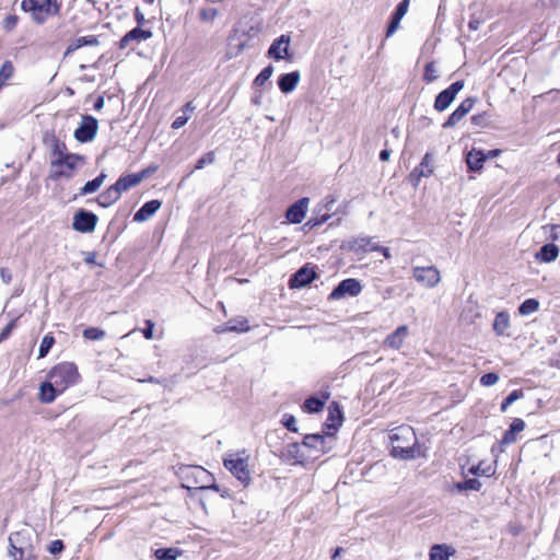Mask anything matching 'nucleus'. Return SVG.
<instances>
[{
	"instance_id": "obj_61",
	"label": "nucleus",
	"mask_w": 560,
	"mask_h": 560,
	"mask_svg": "<svg viewBox=\"0 0 560 560\" xmlns=\"http://www.w3.org/2000/svg\"><path fill=\"white\" fill-rule=\"evenodd\" d=\"M154 324L151 320H147V327L142 330L145 339L150 340L153 338Z\"/></svg>"
},
{
	"instance_id": "obj_8",
	"label": "nucleus",
	"mask_w": 560,
	"mask_h": 560,
	"mask_svg": "<svg viewBox=\"0 0 560 560\" xmlns=\"http://www.w3.org/2000/svg\"><path fill=\"white\" fill-rule=\"evenodd\" d=\"M464 88V81H456L452 83L447 89L443 90L438 94L434 101V109L438 112H444L453 103L458 92Z\"/></svg>"
},
{
	"instance_id": "obj_32",
	"label": "nucleus",
	"mask_w": 560,
	"mask_h": 560,
	"mask_svg": "<svg viewBox=\"0 0 560 560\" xmlns=\"http://www.w3.org/2000/svg\"><path fill=\"white\" fill-rule=\"evenodd\" d=\"M106 178L105 173H101L97 177H95L92 180H89L85 183V185L80 189L81 196L90 195L98 190V188L103 185L104 180Z\"/></svg>"
},
{
	"instance_id": "obj_38",
	"label": "nucleus",
	"mask_w": 560,
	"mask_h": 560,
	"mask_svg": "<svg viewBox=\"0 0 560 560\" xmlns=\"http://www.w3.org/2000/svg\"><path fill=\"white\" fill-rule=\"evenodd\" d=\"M54 343H55V338L50 335H46L40 341L39 349H38V358L46 357L48 354L49 350L51 349V347L54 346Z\"/></svg>"
},
{
	"instance_id": "obj_63",
	"label": "nucleus",
	"mask_w": 560,
	"mask_h": 560,
	"mask_svg": "<svg viewBox=\"0 0 560 560\" xmlns=\"http://www.w3.org/2000/svg\"><path fill=\"white\" fill-rule=\"evenodd\" d=\"M358 244L361 248H364L365 250H370L372 244V238L370 237H361L358 240Z\"/></svg>"
},
{
	"instance_id": "obj_60",
	"label": "nucleus",
	"mask_w": 560,
	"mask_h": 560,
	"mask_svg": "<svg viewBox=\"0 0 560 560\" xmlns=\"http://www.w3.org/2000/svg\"><path fill=\"white\" fill-rule=\"evenodd\" d=\"M370 250L372 252H380L382 253V255L386 258V259H389L390 258V253H389V249L387 247H383L381 245H377V244H374L371 246Z\"/></svg>"
},
{
	"instance_id": "obj_20",
	"label": "nucleus",
	"mask_w": 560,
	"mask_h": 560,
	"mask_svg": "<svg viewBox=\"0 0 560 560\" xmlns=\"http://www.w3.org/2000/svg\"><path fill=\"white\" fill-rule=\"evenodd\" d=\"M300 80H301L300 72L293 71V72L281 74L278 80V85L282 93L288 94L295 90Z\"/></svg>"
},
{
	"instance_id": "obj_5",
	"label": "nucleus",
	"mask_w": 560,
	"mask_h": 560,
	"mask_svg": "<svg viewBox=\"0 0 560 560\" xmlns=\"http://www.w3.org/2000/svg\"><path fill=\"white\" fill-rule=\"evenodd\" d=\"M412 277L419 284L429 289L435 288L441 281L440 270L433 265L413 267Z\"/></svg>"
},
{
	"instance_id": "obj_6",
	"label": "nucleus",
	"mask_w": 560,
	"mask_h": 560,
	"mask_svg": "<svg viewBox=\"0 0 560 560\" xmlns=\"http://www.w3.org/2000/svg\"><path fill=\"white\" fill-rule=\"evenodd\" d=\"M98 121L90 115L82 116L79 127L74 130V138L81 143L92 141L97 132Z\"/></svg>"
},
{
	"instance_id": "obj_7",
	"label": "nucleus",
	"mask_w": 560,
	"mask_h": 560,
	"mask_svg": "<svg viewBox=\"0 0 560 560\" xmlns=\"http://www.w3.org/2000/svg\"><path fill=\"white\" fill-rule=\"evenodd\" d=\"M362 292V284L354 278L342 280L329 294V300H340L345 296H357Z\"/></svg>"
},
{
	"instance_id": "obj_47",
	"label": "nucleus",
	"mask_w": 560,
	"mask_h": 560,
	"mask_svg": "<svg viewBox=\"0 0 560 560\" xmlns=\"http://www.w3.org/2000/svg\"><path fill=\"white\" fill-rule=\"evenodd\" d=\"M83 337L89 340H101L105 337V331L96 327H90L84 329Z\"/></svg>"
},
{
	"instance_id": "obj_35",
	"label": "nucleus",
	"mask_w": 560,
	"mask_h": 560,
	"mask_svg": "<svg viewBox=\"0 0 560 560\" xmlns=\"http://www.w3.org/2000/svg\"><path fill=\"white\" fill-rule=\"evenodd\" d=\"M539 307V302L535 299L525 300L518 307V312L523 316L535 313Z\"/></svg>"
},
{
	"instance_id": "obj_25",
	"label": "nucleus",
	"mask_w": 560,
	"mask_h": 560,
	"mask_svg": "<svg viewBox=\"0 0 560 560\" xmlns=\"http://www.w3.org/2000/svg\"><path fill=\"white\" fill-rule=\"evenodd\" d=\"M559 247L553 243L545 244L535 255L540 262H551L557 259Z\"/></svg>"
},
{
	"instance_id": "obj_49",
	"label": "nucleus",
	"mask_w": 560,
	"mask_h": 560,
	"mask_svg": "<svg viewBox=\"0 0 560 560\" xmlns=\"http://www.w3.org/2000/svg\"><path fill=\"white\" fill-rule=\"evenodd\" d=\"M498 381H499V375L497 373H492V372L486 373L480 377V384L486 387L495 385L498 383Z\"/></svg>"
},
{
	"instance_id": "obj_55",
	"label": "nucleus",
	"mask_w": 560,
	"mask_h": 560,
	"mask_svg": "<svg viewBox=\"0 0 560 560\" xmlns=\"http://www.w3.org/2000/svg\"><path fill=\"white\" fill-rule=\"evenodd\" d=\"M481 486H482L481 482L475 478L467 479L464 481V487H466V491L467 490L479 491Z\"/></svg>"
},
{
	"instance_id": "obj_12",
	"label": "nucleus",
	"mask_w": 560,
	"mask_h": 560,
	"mask_svg": "<svg viewBox=\"0 0 560 560\" xmlns=\"http://www.w3.org/2000/svg\"><path fill=\"white\" fill-rule=\"evenodd\" d=\"M290 36L281 35L272 42L268 49V56L275 60L289 58Z\"/></svg>"
},
{
	"instance_id": "obj_56",
	"label": "nucleus",
	"mask_w": 560,
	"mask_h": 560,
	"mask_svg": "<svg viewBox=\"0 0 560 560\" xmlns=\"http://www.w3.org/2000/svg\"><path fill=\"white\" fill-rule=\"evenodd\" d=\"M63 542L57 539L50 542L48 550L51 555H58L63 550Z\"/></svg>"
},
{
	"instance_id": "obj_3",
	"label": "nucleus",
	"mask_w": 560,
	"mask_h": 560,
	"mask_svg": "<svg viewBox=\"0 0 560 560\" xmlns=\"http://www.w3.org/2000/svg\"><path fill=\"white\" fill-rule=\"evenodd\" d=\"M48 377L55 388L63 393L78 383L80 375L74 363L61 362L50 370Z\"/></svg>"
},
{
	"instance_id": "obj_2",
	"label": "nucleus",
	"mask_w": 560,
	"mask_h": 560,
	"mask_svg": "<svg viewBox=\"0 0 560 560\" xmlns=\"http://www.w3.org/2000/svg\"><path fill=\"white\" fill-rule=\"evenodd\" d=\"M52 156L54 159L50 163L51 171L49 175L52 180H58L61 177L70 178V172L59 170L62 164H67L70 168H75L80 162L82 163L84 161L82 155L68 153L66 144L59 140L54 141Z\"/></svg>"
},
{
	"instance_id": "obj_17",
	"label": "nucleus",
	"mask_w": 560,
	"mask_h": 560,
	"mask_svg": "<svg viewBox=\"0 0 560 560\" xmlns=\"http://www.w3.org/2000/svg\"><path fill=\"white\" fill-rule=\"evenodd\" d=\"M152 37V32L149 30H142L141 27H135L120 39L119 47L127 48L130 43H141Z\"/></svg>"
},
{
	"instance_id": "obj_53",
	"label": "nucleus",
	"mask_w": 560,
	"mask_h": 560,
	"mask_svg": "<svg viewBox=\"0 0 560 560\" xmlns=\"http://www.w3.org/2000/svg\"><path fill=\"white\" fill-rule=\"evenodd\" d=\"M19 18L16 15H8L3 21V28L7 32H11L18 25Z\"/></svg>"
},
{
	"instance_id": "obj_40",
	"label": "nucleus",
	"mask_w": 560,
	"mask_h": 560,
	"mask_svg": "<svg viewBox=\"0 0 560 560\" xmlns=\"http://www.w3.org/2000/svg\"><path fill=\"white\" fill-rule=\"evenodd\" d=\"M325 402L316 397H310L304 401V408L308 412H318L323 409Z\"/></svg>"
},
{
	"instance_id": "obj_26",
	"label": "nucleus",
	"mask_w": 560,
	"mask_h": 560,
	"mask_svg": "<svg viewBox=\"0 0 560 560\" xmlns=\"http://www.w3.org/2000/svg\"><path fill=\"white\" fill-rule=\"evenodd\" d=\"M60 394L61 393H59V390H57L55 386L51 384V382L48 380L47 382L40 384L38 399L43 404H50L56 399L57 395Z\"/></svg>"
},
{
	"instance_id": "obj_46",
	"label": "nucleus",
	"mask_w": 560,
	"mask_h": 560,
	"mask_svg": "<svg viewBox=\"0 0 560 560\" xmlns=\"http://www.w3.org/2000/svg\"><path fill=\"white\" fill-rule=\"evenodd\" d=\"M469 472L478 476H491L494 474V469L490 465L485 466L483 463H479L477 466L470 467Z\"/></svg>"
},
{
	"instance_id": "obj_33",
	"label": "nucleus",
	"mask_w": 560,
	"mask_h": 560,
	"mask_svg": "<svg viewBox=\"0 0 560 560\" xmlns=\"http://www.w3.org/2000/svg\"><path fill=\"white\" fill-rule=\"evenodd\" d=\"M180 553V550L177 548H160L155 550L158 560H176Z\"/></svg>"
},
{
	"instance_id": "obj_57",
	"label": "nucleus",
	"mask_w": 560,
	"mask_h": 560,
	"mask_svg": "<svg viewBox=\"0 0 560 560\" xmlns=\"http://www.w3.org/2000/svg\"><path fill=\"white\" fill-rule=\"evenodd\" d=\"M116 197L120 198L121 194L124 191H127L125 186L122 185V182L118 178V180L109 187Z\"/></svg>"
},
{
	"instance_id": "obj_18",
	"label": "nucleus",
	"mask_w": 560,
	"mask_h": 560,
	"mask_svg": "<svg viewBox=\"0 0 560 560\" xmlns=\"http://www.w3.org/2000/svg\"><path fill=\"white\" fill-rule=\"evenodd\" d=\"M408 336V327L406 325H401L397 327V329L388 335L384 340V346L394 350H398L401 348L405 339Z\"/></svg>"
},
{
	"instance_id": "obj_48",
	"label": "nucleus",
	"mask_w": 560,
	"mask_h": 560,
	"mask_svg": "<svg viewBox=\"0 0 560 560\" xmlns=\"http://www.w3.org/2000/svg\"><path fill=\"white\" fill-rule=\"evenodd\" d=\"M215 160V154L214 152H208L206 153L205 155H202L196 163L195 165V170H201L206 165H209V164H212Z\"/></svg>"
},
{
	"instance_id": "obj_34",
	"label": "nucleus",
	"mask_w": 560,
	"mask_h": 560,
	"mask_svg": "<svg viewBox=\"0 0 560 560\" xmlns=\"http://www.w3.org/2000/svg\"><path fill=\"white\" fill-rule=\"evenodd\" d=\"M118 199L119 198L116 197L113 190L108 187L104 192H102L97 197V203L103 208H107L115 203Z\"/></svg>"
},
{
	"instance_id": "obj_36",
	"label": "nucleus",
	"mask_w": 560,
	"mask_h": 560,
	"mask_svg": "<svg viewBox=\"0 0 560 560\" xmlns=\"http://www.w3.org/2000/svg\"><path fill=\"white\" fill-rule=\"evenodd\" d=\"M439 78V69L435 62H429L425 65L423 79L428 83H432Z\"/></svg>"
},
{
	"instance_id": "obj_30",
	"label": "nucleus",
	"mask_w": 560,
	"mask_h": 560,
	"mask_svg": "<svg viewBox=\"0 0 560 560\" xmlns=\"http://www.w3.org/2000/svg\"><path fill=\"white\" fill-rule=\"evenodd\" d=\"M148 173H149V170H143V171L135 173V174L121 176V177H119V179L122 182V185L128 190L129 188L140 184L144 179V177L148 175Z\"/></svg>"
},
{
	"instance_id": "obj_28",
	"label": "nucleus",
	"mask_w": 560,
	"mask_h": 560,
	"mask_svg": "<svg viewBox=\"0 0 560 560\" xmlns=\"http://www.w3.org/2000/svg\"><path fill=\"white\" fill-rule=\"evenodd\" d=\"M191 474L196 476V488L206 489L208 488L205 482L210 479V474L208 470L200 466L191 467L190 468ZM210 489H213L215 491L219 490V487L217 485H212L209 487Z\"/></svg>"
},
{
	"instance_id": "obj_37",
	"label": "nucleus",
	"mask_w": 560,
	"mask_h": 560,
	"mask_svg": "<svg viewBox=\"0 0 560 560\" xmlns=\"http://www.w3.org/2000/svg\"><path fill=\"white\" fill-rule=\"evenodd\" d=\"M13 65L11 61H4L0 68V89L5 84L7 80H9L13 75Z\"/></svg>"
},
{
	"instance_id": "obj_24",
	"label": "nucleus",
	"mask_w": 560,
	"mask_h": 560,
	"mask_svg": "<svg viewBox=\"0 0 560 560\" xmlns=\"http://www.w3.org/2000/svg\"><path fill=\"white\" fill-rule=\"evenodd\" d=\"M249 330L248 322L247 319L241 317L236 319H231L226 323L225 326H220L215 329L218 334H224L229 331H235V332H245Z\"/></svg>"
},
{
	"instance_id": "obj_22",
	"label": "nucleus",
	"mask_w": 560,
	"mask_h": 560,
	"mask_svg": "<svg viewBox=\"0 0 560 560\" xmlns=\"http://www.w3.org/2000/svg\"><path fill=\"white\" fill-rule=\"evenodd\" d=\"M524 429L525 422L520 418H515L512 421L510 429L504 432L502 440L500 441V444L502 446H505L514 443L516 441V434L522 432Z\"/></svg>"
},
{
	"instance_id": "obj_39",
	"label": "nucleus",
	"mask_w": 560,
	"mask_h": 560,
	"mask_svg": "<svg viewBox=\"0 0 560 560\" xmlns=\"http://www.w3.org/2000/svg\"><path fill=\"white\" fill-rule=\"evenodd\" d=\"M524 396L523 392L520 390V389H515L513 392H511L505 398L504 400L502 401L501 404V411L502 412H505L508 410V408L514 402L516 401L517 399L522 398Z\"/></svg>"
},
{
	"instance_id": "obj_13",
	"label": "nucleus",
	"mask_w": 560,
	"mask_h": 560,
	"mask_svg": "<svg viewBox=\"0 0 560 560\" xmlns=\"http://www.w3.org/2000/svg\"><path fill=\"white\" fill-rule=\"evenodd\" d=\"M474 104V98L468 97L464 100L459 104V106L444 121L443 128H452L455 125H457L472 109Z\"/></svg>"
},
{
	"instance_id": "obj_44",
	"label": "nucleus",
	"mask_w": 560,
	"mask_h": 560,
	"mask_svg": "<svg viewBox=\"0 0 560 560\" xmlns=\"http://www.w3.org/2000/svg\"><path fill=\"white\" fill-rule=\"evenodd\" d=\"M330 218V214L329 213H324V212H320V213H316L315 217H312L306 223H305V228H308V229H313V228H316L318 225H322L323 223H325L328 219Z\"/></svg>"
},
{
	"instance_id": "obj_62",
	"label": "nucleus",
	"mask_w": 560,
	"mask_h": 560,
	"mask_svg": "<svg viewBox=\"0 0 560 560\" xmlns=\"http://www.w3.org/2000/svg\"><path fill=\"white\" fill-rule=\"evenodd\" d=\"M135 20L138 24V27H140L147 23L145 16L139 8L135 9Z\"/></svg>"
},
{
	"instance_id": "obj_21",
	"label": "nucleus",
	"mask_w": 560,
	"mask_h": 560,
	"mask_svg": "<svg viewBox=\"0 0 560 560\" xmlns=\"http://www.w3.org/2000/svg\"><path fill=\"white\" fill-rule=\"evenodd\" d=\"M303 448H304V445L303 443L302 444H299V443H290L285 446L284 448V452H283V456L288 459V460H294L295 463H302L303 460H305L307 457H311L313 454L310 453V454H305L303 452Z\"/></svg>"
},
{
	"instance_id": "obj_52",
	"label": "nucleus",
	"mask_w": 560,
	"mask_h": 560,
	"mask_svg": "<svg viewBox=\"0 0 560 560\" xmlns=\"http://www.w3.org/2000/svg\"><path fill=\"white\" fill-rule=\"evenodd\" d=\"M37 5H38V0H22V3H21L22 10L25 12H31L32 16H34Z\"/></svg>"
},
{
	"instance_id": "obj_42",
	"label": "nucleus",
	"mask_w": 560,
	"mask_h": 560,
	"mask_svg": "<svg viewBox=\"0 0 560 560\" xmlns=\"http://www.w3.org/2000/svg\"><path fill=\"white\" fill-rule=\"evenodd\" d=\"M219 15V10L215 8H203L199 12V18L205 23H212Z\"/></svg>"
},
{
	"instance_id": "obj_58",
	"label": "nucleus",
	"mask_w": 560,
	"mask_h": 560,
	"mask_svg": "<svg viewBox=\"0 0 560 560\" xmlns=\"http://www.w3.org/2000/svg\"><path fill=\"white\" fill-rule=\"evenodd\" d=\"M283 424L284 427L292 431V432H296L298 431V428H296V420L293 416H285L284 418V421H283Z\"/></svg>"
},
{
	"instance_id": "obj_9",
	"label": "nucleus",
	"mask_w": 560,
	"mask_h": 560,
	"mask_svg": "<svg viewBox=\"0 0 560 560\" xmlns=\"http://www.w3.org/2000/svg\"><path fill=\"white\" fill-rule=\"evenodd\" d=\"M97 220L93 212L80 209L74 213L72 228L81 233H91L95 230Z\"/></svg>"
},
{
	"instance_id": "obj_1",
	"label": "nucleus",
	"mask_w": 560,
	"mask_h": 560,
	"mask_svg": "<svg viewBox=\"0 0 560 560\" xmlns=\"http://www.w3.org/2000/svg\"><path fill=\"white\" fill-rule=\"evenodd\" d=\"M392 455L399 459H415L422 456L417 435L410 425H400L390 431Z\"/></svg>"
},
{
	"instance_id": "obj_23",
	"label": "nucleus",
	"mask_w": 560,
	"mask_h": 560,
	"mask_svg": "<svg viewBox=\"0 0 560 560\" xmlns=\"http://www.w3.org/2000/svg\"><path fill=\"white\" fill-rule=\"evenodd\" d=\"M456 552L455 548L446 544L433 545L429 552L430 560H450Z\"/></svg>"
},
{
	"instance_id": "obj_59",
	"label": "nucleus",
	"mask_w": 560,
	"mask_h": 560,
	"mask_svg": "<svg viewBox=\"0 0 560 560\" xmlns=\"http://www.w3.org/2000/svg\"><path fill=\"white\" fill-rule=\"evenodd\" d=\"M188 119H189V117L186 115L176 117L174 119V121L172 122V128L179 129V128L184 127L187 124Z\"/></svg>"
},
{
	"instance_id": "obj_11",
	"label": "nucleus",
	"mask_w": 560,
	"mask_h": 560,
	"mask_svg": "<svg viewBox=\"0 0 560 560\" xmlns=\"http://www.w3.org/2000/svg\"><path fill=\"white\" fill-rule=\"evenodd\" d=\"M310 199L307 197H303L291 205L287 212L285 218L290 223L299 224L301 223L306 214L308 209Z\"/></svg>"
},
{
	"instance_id": "obj_14",
	"label": "nucleus",
	"mask_w": 560,
	"mask_h": 560,
	"mask_svg": "<svg viewBox=\"0 0 560 560\" xmlns=\"http://www.w3.org/2000/svg\"><path fill=\"white\" fill-rule=\"evenodd\" d=\"M303 445L305 448H310L314 454V457H317L319 454H325L328 452L329 447L326 445V436L322 434H308L303 440Z\"/></svg>"
},
{
	"instance_id": "obj_50",
	"label": "nucleus",
	"mask_w": 560,
	"mask_h": 560,
	"mask_svg": "<svg viewBox=\"0 0 560 560\" xmlns=\"http://www.w3.org/2000/svg\"><path fill=\"white\" fill-rule=\"evenodd\" d=\"M16 322H18V318H12L9 324L2 329V331L0 332V343L8 339L9 336L11 335V332L13 331V329L16 327Z\"/></svg>"
},
{
	"instance_id": "obj_10",
	"label": "nucleus",
	"mask_w": 560,
	"mask_h": 560,
	"mask_svg": "<svg viewBox=\"0 0 560 560\" xmlns=\"http://www.w3.org/2000/svg\"><path fill=\"white\" fill-rule=\"evenodd\" d=\"M434 171V158L431 153H425L421 163L415 167V170L409 175L410 183L417 187L422 177H429L433 174Z\"/></svg>"
},
{
	"instance_id": "obj_27",
	"label": "nucleus",
	"mask_w": 560,
	"mask_h": 560,
	"mask_svg": "<svg viewBox=\"0 0 560 560\" xmlns=\"http://www.w3.org/2000/svg\"><path fill=\"white\" fill-rule=\"evenodd\" d=\"M487 155L479 150H471L466 156V163L470 171H480L483 166Z\"/></svg>"
},
{
	"instance_id": "obj_41",
	"label": "nucleus",
	"mask_w": 560,
	"mask_h": 560,
	"mask_svg": "<svg viewBox=\"0 0 560 560\" xmlns=\"http://www.w3.org/2000/svg\"><path fill=\"white\" fill-rule=\"evenodd\" d=\"M335 203L336 199L331 196H327L322 203L317 205L315 213L324 212L331 215Z\"/></svg>"
},
{
	"instance_id": "obj_4",
	"label": "nucleus",
	"mask_w": 560,
	"mask_h": 560,
	"mask_svg": "<svg viewBox=\"0 0 560 560\" xmlns=\"http://www.w3.org/2000/svg\"><path fill=\"white\" fill-rule=\"evenodd\" d=\"M223 465L235 476L244 486L250 481V472L245 458L232 454L223 459Z\"/></svg>"
},
{
	"instance_id": "obj_15",
	"label": "nucleus",
	"mask_w": 560,
	"mask_h": 560,
	"mask_svg": "<svg viewBox=\"0 0 560 560\" xmlns=\"http://www.w3.org/2000/svg\"><path fill=\"white\" fill-rule=\"evenodd\" d=\"M316 278V272L313 268L304 266L300 268L290 279L291 288H303L310 284Z\"/></svg>"
},
{
	"instance_id": "obj_19",
	"label": "nucleus",
	"mask_w": 560,
	"mask_h": 560,
	"mask_svg": "<svg viewBox=\"0 0 560 560\" xmlns=\"http://www.w3.org/2000/svg\"><path fill=\"white\" fill-rule=\"evenodd\" d=\"M162 202L158 199L145 202L133 215L136 222H144L153 217L161 208Z\"/></svg>"
},
{
	"instance_id": "obj_54",
	"label": "nucleus",
	"mask_w": 560,
	"mask_h": 560,
	"mask_svg": "<svg viewBox=\"0 0 560 560\" xmlns=\"http://www.w3.org/2000/svg\"><path fill=\"white\" fill-rule=\"evenodd\" d=\"M400 21H401V19H398L394 15L392 16V20H390L389 25L386 31L387 37L392 36L397 31V28L399 27Z\"/></svg>"
},
{
	"instance_id": "obj_64",
	"label": "nucleus",
	"mask_w": 560,
	"mask_h": 560,
	"mask_svg": "<svg viewBox=\"0 0 560 560\" xmlns=\"http://www.w3.org/2000/svg\"><path fill=\"white\" fill-rule=\"evenodd\" d=\"M84 261L86 264H95L96 262V253L95 252L84 253Z\"/></svg>"
},
{
	"instance_id": "obj_43",
	"label": "nucleus",
	"mask_w": 560,
	"mask_h": 560,
	"mask_svg": "<svg viewBox=\"0 0 560 560\" xmlns=\"http://www.w3.org/2000/svg\"><path fill=\"white\" fill-rule=\"evenodd\" d=\"M273 73V67L267 66L264 68L260 73L255 78L254 84L257 86H262L272 75Z\"/></svg>"
},
{
	"instance_id": "obj_29",
	"label": "nucleus",
	"mask_w": 560,
	"mask_h": 560,
	"mask_svg": "<svg viewBox=\"0 0 560 560\" xmlns=\"http://www.w3.org/2000/svg\"><path fill=\"white\" fill-rule=\"evenodd\" d=\"M510 327V316L505 312H500L497 314L493 323V329L498 336L508 335V329Z\"/></svg>"
},
{
	"instance_id": "obj_31",
	"label": "nucleus",
	"mask_w": 560,
	"mask_h": 560,
	"mask_svg": "<svg viewBox=\"0 0 560 560\" xmlns=\"http://www.w3.org/2000/svg\"><path fill=\"white\" fill-rule=\"evenodd\" d=\"M98 39L96 36L94 35H89V36H81V37H78L77 39H74L68 47L67 49V52H70V51H73L75 49H79L83 46H97L98 45Z\"/></svg>"
},
{
	"instance_id": "obj_51",
	"label": "nucleus",
	"mask_w": 560,
	"mask_h": 560,
	"mask_svg": "<svg viewBox=\"0 0 560 560\" xmlns=\"http://www.w3.org/2000/svg\"><path fill=\"white\" fill-rule=\"evenodd\" d=\"M409 2L410 0H402L397 7H396V10L394 12V16L398 18V19H402L407 11H408V8H409Z\"/></svg>"
},
{
	"instance_id": "obj_45",
	"label": "nucleus",
	"mask_w": 560,
	"mask_h": 560,
	"mask_svg": "<svg viewBox=\"0 0 560 560\" xmlns=\"http://www.w3.org/2000/svg\"><path fill=\"white\" fill-rule=\"evenodd\" d=\"M20 540H21V533L11 534L9 537V545H10L9 551H13L15 553L21 555V557H23L24 551H23L22 547L19 546V544L21 542Z\"/></svg>"
},
{
	"instance_id": "obj_16",
	"label": "nucleus",
	"mask_w": 560,
	"mask_h": 560,
	"mask_svg": "<svg viewBox=\"0 0 560 560\" xmlns=\"http://www.w3.org/2000/svg\"><path fill=\"white\" fill-rule=\"evenodd\" d=\"M57 12L58 5L56 4V0H38V5L33 19L37 23H43L49 15H54Z\"/></svg>"
}]
</instances>
